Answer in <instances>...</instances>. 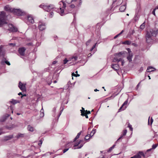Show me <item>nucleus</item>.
Here are the masks:
<instances>
[{"label": "nucleus", "mask_w": 158, "mask_h": 158, "mask_svg": "<svg viewBox=\"0 0 158 158\" xmlns=\"http://www.w3.org/2000/svg\"><path fill=\"white\" fill-rule=\"evenodd\" d=\"M5 53L2 50V46L0 47V56H4Z\"/></svg>", "instance_id": "22"}, {"label": "nucleus", "mask_w": 158, "mask_h": 158, "mask_svg": "<svg viewBox=\"0 0 158 158\" xmlns=\"http://www.w3.org/2000/svg\"><path fill=\"white\" fill-rule=\"evenodd\" d=\"M86 114H90V112L89 111H88L87 110H86Z\"/></svg>", "instance_id": "53"}, {"label": "nucleus", "mask_w": 158, "mask_h": 158, "mask_svg": "<svg viewBox=\"0 0 158 158\" xmlns=\"http://www.w3.org/2000/svg\"><path fill=\"white\" fill-rule=\"evenodd\" d=\"M44 113H41L40 114V117H43L44 116Z\"/></svg>", "instance_id": "52"}, {"label": "nucleus", "mask_w": 158, "mask_h": 158, "mask_svg": "<svg viewBox=\"0 0 158 158\" xmlns=\"http://www.w3.org/2000/svg\"><path fill=\"white\" fill-rule=\"evenodd\" d=\"M27 19L28 20L27 23L28 24L30 23H33L34 22L33 19L31 15H28L27 17Z\"/></svg>", "instance_id": "14"}, {"label": "nucleus", "mask_w": 158, "mask_h": 158, "mask_svg": "<svg viewBox=\"0 0 158 158\" xmlns=\"http://www.w3.org/2000/svg\"><path fill=\"white\" fill-rule=\"evenodd\" d=\"M125 52H121L115 54V57L114 58V61H117L118 62L121 61L123 59L122 57H123V54H124Z\"/></svg>", "instance_id": "4"}, {"label": "nucleus", "mask_w": 158, "mask_h": 158, "mask_svg": "<svg viewBox=\"0 0 158 158\" xmlns=\"http://www.w3.org/2000/svg\"><path fill=\"white\" fill-rule=\"evenodd\" d=\"M127 130H124L123 131V133L121 135L120 137L117 140V142L118 141V140H119L120 139H122L123 137V136H125L127 134Z\"/></svg>", "instance_id": "20"}, {"label": "nucleus", "mask_w": 158, "mask_h": 158, "mask_svg": "<svg viewBox=\"0 0 158 158\" xmlns=\"http://www.w3.org/2000/svg\"><path fill=\"white\" fill-rule=\"evenodd\" d=\"M152 150V148H151V149H148L147 151V152H148L150 151H151V150Z\"/></svg>", "instance_id": "62"}, {"label": "nucleus", "mask_w": 158, "mask_h": 158, "mask_svg": "<svg viewBox=\"0 0 158 158\" xmlns=\"http://www.w3.org/2000/svg\"><path fill=\"white\" fill-rule=\"evenodd\" d=\"M111 67L115 70H117L119 69V65L118 64H112Z\"/></svg>", "instance_id": "18"}, {"label": "nucleus", "mask_w": 158, "mask_h": 158, "mask_svg": "<svg viewBox=\"0 0 158 158\" xmlns=\"http://www.w3.org/2000/svg\"><path fill=\"white\" fill-rule=\"evenodd\" d=\"M153 69V68L152 67H149L147 68V71L148 72H150L153 71V70L152 69Z\"/></svg>", "instance_id": "29"}, {"label": "nucleus", "mask_w": 158, "mask_h": 158, "mask_svg": "<svg viewBox=\"0 0 158 158\" xmlns=\"http://www.w3.org/2000/svg\"><path fill=\"white\" fill-rule=\"evenodd\" d=\"M128 52L129 53V55L127 57V60L130 62H131L132 61V58L133 56V54L131 52L129 48H128Z\"/></svg>", "instance_id": "10"}, {"label": "nucleus", "mask_w": 158, "mask_h": 158, "mask_svg": "<svg viewBox=\"0 0 158 158\" xmlns=\"http://www.w3.org/2000/svg\"><path fill=\"white\" fill-rule=\"evenodd\" d=\"M132 45H134L135 46H137V44L135 43H133L132 44Z\"/></svg>", "instance_id": "60"}, {"label": "nucleus", "mask_w": 158, "mask_h": 158, "mask_svg": "<svg viewBox=\"0 0 158 158\" xmlns=\"http://www.w3.org/2000/svg\"><path fill=\"white\" fill-rule=\"evenodd\" d=\"M143 70V68L141 67L139 70L140 72H142Z\"/></svg>", "instance_id": "57"}, {"label": "nucleus", "mask_w": 158, "mask_h": 158, "mask_svg": "<svg viewBox=\"0 0 158 158\" xmlns=\"http://www.w3.org/2000/svg\"><path fill=\"white\" fill-rule=\"evenodd\" d=\"M27 129L29 131L32 132L34 130V128L31 126L30 125H29L27 126Z\"/></svg>", "instance_id": "26"}, {"label": "nucleus", "mask_w": 158, "mask_h": 158, "mask_svg": "<svg viewBox=\"0 0 158 158\" xmlns=\"http://www.w3.org/2000/svg\"><path fill=\"white\" fill-rule=\"evenodd\" d=\"M78 57L77 56H73L68 59V62L70 61H71L72 62V59H74V61H76Z\"/></svg>", "instance_id": "17"}, {"label": "nucleus", "mask_w": 158, "mask_h": 158, "mask_svg": "<svg viewBox=\"0 0 158 158\" xmlns=\"http://www.w3.org/2000/svg\"><path fill=\"white\" fill-rule=\"evenodd\" d=\"M131 44V42L129 40H126L123 43V44L127 45H130Z\"/></svg>", "instance_id": "30"}, {"label": "nucleus", "mask_w": 158, "mask_h": 158, "mask_svg": "<svg viewBox=\"0 0 158 158\" xmlns=\"http://www.w3.org/2000/svg\"><path fill=\"white\" fill-rule=\"evenodd\" d=\"M19 87L22 91H26L25 84H23L21 81L19 82Z\"/></svg>", "instance_id": "11"}, {"label": "nucleus", "mask_w": 158, "mask_h": 158, "mask_svg": "<svg viewBox=\"0 0 158 158\" xmlns=\"http://www.w3.org/2000/svg\"><path fill=\"white\" fill-rule=\"evenodd\" d=\"M131 158H141V156L139 154H137L134 156L131 157Z\"/></svg>", "instance_id": "35"}, {"label": "nucleus", "mask_w": 158, "mask_h": 158, "mask_svg": "<svg viewBox=\"0 0 158 158\" xmlns=\"http://www.w3.org/2000/svg\"><path fill=\"white\" fill-rule=\"evenodd\" d=\"M128 103L127 100H126L125 102L123 103L122 105V106L120 107V108L119 109L118 112H120L122 110H125L126 108V106H125L127 105Z\"/></svg>", "instance_id": "13"}, {"label": "nucleus", "mask_w": 158, "mask_h": 158, "mask_svg": "<svg viewBox=\"0 0 158 158\" xmlns=\"http://www.w3.org/2000/svg\"><path fill=\"white\" fill-rule=\"evenodd\" d=\"M42 140H40L39 143H38V144L39 146H40L41 145V144H42Z\"/></svg>", "instance_id": "46"}, {"label": "nucleus", "mask_w": 158, "mask_h": 158, "mask_svg": "<svg viewBox=\"0 0 158 158\" xmlns=\"http://www.w3.org/2000/svg\"><path fill=\"white\" fill-rule=\"evenodd\" d=\"M83 140H80L79 142H77V143H76L74 145V147H77L78 146L79 144L82 143L81 144L80 146H78V147L76 148H74V149H76V148H81L83 146Z\"/></svg>", "instance_id": "12"}, {"label": "nucleus", "mask_w": 158, "mask_h": 158, "mask_svg": "<svg viewBox=\"0 0 158 158\" xmlns=\"http://www.w3.org/2000/svg\"><path fill=\"white\" fill-rule=\"evenodd\" d=\"M91 40H88L86 43V46L88 45L89 44L90 42H91Z\"/></svg>", "instance_id": "41"}, {"label": "nucleus", "mask_w": 158, "mask_h": 158, "mask_svg": "<svg viewBox=\"0 0 158 158\" xmlns=\"http://www.w3.org/2000/svg\"><path fill=\"white\" fill-rule=\"evenodd\" d=\"M9 27V30L12 32H16L18 31L17 28L14 26L12 24H9L8 25Z\"/></svg>", "instance_id": "8"}, {"label": "nucleus", "mask_w": 158, "mask_h": 158, "mask_svg": "<svg viewBox=\"0 0 158 158\" xmlns=\"http://www.w3.org/2000/svg\"><path fill=\"white\" fill-rule=\"evenodd\" d=\"M119 35L118 34L117 35H115L114 37V39H116V38Z\"/></svg>", "instance_id": "58"}, {"label": "nucleus", "mask_w": 158, "mask_h": 158, "mask_svg": "<svg viewBox=\"0 0 158 158\" xmlns=\"http://www.w3.org/2000/svg\"><path fill=\"white\" fill-rule=\"evenodd\" d=\"M157 146V145L156 144H153L152 146V149H155Z\"/></svg>", "instance_id": "42"}, {"label": "nucleus", "mask_w": 158, "mask_h": 158, "mask_svg": "<svg viewBox=\"0 0 158 158\" xmlns=\"http://www.w3.org/2000/svg\"><path fill=\"white\" fill-rule=\"evenodd\" d=\"M12 13L19 16L23 15L25 14L22 11L21 9H13Z\"/></svg>", "instance_id": "5"}, {"label": "nucleus", "mask_w": 158, "mask_h": 158, "mask_svg": "<svg viewBox=\"0 0 158 158\" xmlns=\"http://www.w3.org/2000/svg\"><path fill=\"white\" fill-rule=\"evenodd\" d=\"M145 25V23H143L140 26V28L141 29H143L144 28V26Z\"/></svg>", "instance_id": "37"}, {"label": "nucleus", "mask_w": 158, "mask_h": 158, "mask_svg": "<svg viewBox=\"0 0 158 158\" xmlns=\"http://www.w3.org/2000/svg\"><path fill=\"white\" fill-rule=\"evenodd\" d=\"M135 33V31L134 30H133L131 33V35H133Z\"/></svg>", "instance_id": "64"}, {"label": "nucleus", "mask_w": 158, "mask_h": 158, "mask_svg": "<svg viewBox=\"0 0 158 158\" xmlns=\"http://www.w3.org/2000/svg\"><path fill=\"white\" fill-rule=\"evenodd\" d=\"M126 9V6L125 5H124L121 6L120 7L119 9L121 12H123Z\"/></svg>", "instance_id": "21"}, {"label": "nucleus", "mask_w": 158, "mask_h": 158, "mask_svg": "<svg viewBox=\"0 0 158 158\" xmlns=\"http://www.w3.org/2000/svg\"><path fill=\"white\" fill-rule=\"evenodd\" d=\"M8 45L10 46L14 47V46H15V44H14V43H9V44Z\"/></svg>", "instance_id": "44"}, {"label": "nucleus", "mask_w": 158, "mask_h": 158, "mask_svg": "<svg viewBox=\"0 0 158 158\" xmlns=\"http://www.w3.org/2000/svg\"><path fill=\"white\" fill-rule=\"evenodd\" d=\"M59 5H60V10L58 9L59 10H57L56 11L59 12V10H60V14L61 16L64 15L65 14L64 13V9L65 8L66 6V4L63 1L60 2L59 3Z\"/></svg>", "instance_id": "3"}, {"label": "nucleus", "mask_w": 158, "mask_h": 158, "mask_svg": "<svg viewBox=\"0 0 158 158\" xmlns=\"http://www.w3.org/2000/svg\"><path fill=\"white\" fill-rule=\"evenodd\" d=\"M38 27L40 31H43L46 28L45 23L42 21H40Z\"/></svg>", "instance_id": "6"}, {"label": "nucleus", "mask_w": 158, "mask_h": 158, "mask_svg": "<svg viewBox=\"0 0 158 158\" xmlns=\"http://www.w3.org/2000/svg\"><path fill=\"white\" fill-rule=\"evenodd\" d=\"M153 119L152 118L151 119V123L150 124V125H152L153 122Z\"/></svg>", "instance_id": "54"}, {"label": "nucleus", "mask_w": 158, "mask_h": 158, "mask_svg": "<svg viewBox=\"0 0 158 158\" xmlns=\"http://www.w3.org/2000/svg\"><path fill=\"white\" fill-rule=\"evenodd\" d=\"M62 110H61V111H60V113L59 114V115H58V118L60 117V115H61V113H62Z\"/></svg>", "instance_id": "63"}, {"label": "nucleus", "mask_w": 158, "mask_h": 158, "mask_svg": "<svg viewBox=\"0 0 158 158\" xmlns=\"http://www.w3.org/2000/svg\"><path fill=\"white\" fill-rule=\"evenodd\" d=\"M128 127H129L130 130H131V131H132V130L133 128L132 127V126H131V125H130V124H129L128 125Z\"/></svg>", "instance_id": "45"}, {"label": "nucleus", "mask_w": 158, "mask_h": 158, "mask_svg": "<svg viewBox=\"0 0 158 158\" xmlns=\"http://www.w3.org/2000/svg\"><path fill=\"white\" fill-rule=\"evenodd\" d=\"M158 34V29L157 30H153L147 31L146 35V41L148 43H150L152 40V36L155 37L157 34Z\"/></svg>", "instance_id": "1"}, {"label": "nucleus", "mask_w": 158, "mask_h": 158, "mask_svg": "<svg viewBox=\"0 0 158 158\" xmlns=\"http://www.w3.org/2000/svg\"><path fill=\"white\" fill-rule=\"evenodd\" d=\"M53 13L52 12H51L50 13V17H51V18H52L53 15Z\"/></svg>", "instance_id": "51"}, {"label": "nucleus", "mask_w": 158, "mask_h": 158, "mask_svg": "<svg viewBox=\"0 0 158 158\" xmlns=\"http://www.w3.org/2000/svg\"><path fill=\"white\" fill-rule=\"evenodd\" d=\"M63 61L64 64H66L68 62V59L67 58H65L63 60Z\"/></svg>", "instance_id": "39"}, {"label": "nucleus", "mask_w": 158, "mask_h": 158, "mask_svg": "<svg viewBox=\"0 0 158 158\" xmlns=\"http://www.w3.org/2000/svg\"><path fill=\"white\" fill-rule=\"evenodd\" d=\"M113 147H110L109 148V150H108V151H107L108 152H110L113 149Z\"/></svg>", "instance_id": "49"}, {"label": "nucleus", "mask_w": 158, "mask_h": 158, "mask_svg": "<svg viewBox=\"0 0 158 158\" xmlns=\"http://www.w3.org/2000/svg\"><path fill=\"white\" fill-rule=\"evenodd\" d=\"M7 23L6 21L0 20V27H2L4 24Z\"/></svg>", "instance_id": "27"}, {"label": "nucleus", "mask_w": 158, "mask_h": 158, "mask_svg": "<svg viewBox=\"0 0 158 158\" xmlns=\"http://www.w3.org/2000/svg\"><path fill=\"white\" fill-rule=\"evenodd\" d=\"M6 13L4 11L0 12V20L6 21Z\"/></svg>", "instance_id": "7"}, {"label": "nucleus", "mask_w": 158, "mask_h": 158, "mask_svg": "<svg viewBox=\"0 0 158 158\" xmlns=\"http://www.w3.org/2000/svg\"><path fill=\"white\" fill-rule=\"evenodd\" d=\"M74 59H72V62L70 63H69V64H70L71 63H73V62L75 61H74Z\"/></svg>", "instance_id": "61"}, {"label": "nucleus", "mask_w": 158, "mask_h": 158, "mask_svg": "<svg viewBox=\"0 0 158 158\" xmlns=\"http://www.w3.org/2000/svg\"><path fill=\"white\" fill-rule=\"evenodd\" d=\"M156 9V8H155L154 9L153 11H152V14L154 15H155V10Z\"/></svg>", "instance_id": "50"}, {"label": "nucleus", "mask_w": 158, "mask_h": 158, "mask_svg": "<svg viewBox=\"0 0 158 158\" xmlns=\"http://www.w3.org/2000/svg\"><path fill=\"white\" fill-rule=\"evenodd\" d=\"M96 129H93L91 132L90 134H89V135L91 137L94 135V134L96 132Z\"/></svg>", "instance_id": "24"}, {"label": "nucleus", "mask_w": 158, "mask_h": 158, "mask_svg": "<svg viewBox=\"0 0 158 158\" xmlns=\"http://www.w3.org/2000/svg\"><path fill=\"white\" fill-rule=\"evenodd\" d=\"M10 102L14 104H15L16 103H19L20 102L18 100L12 99L11 101H10Z\"/></svg>", "instance_id": "23"}, {"label": "nucleus", "mask_w": 158, "mask_h": 158, "mask_svg": "<svg viewBox=\"0 0 158 158\" xmlns=\"http://www.w3.org/2000/svg\"><path fill=\"white\" fill-rule=\"evenodd\" d=\"M78 3H77L76 5L74 3H72V4L70 5L69 6L70 8H74L76 6H78Z\"/></svg>", "instance_id": "34"}, {"label": "nucleus", "mask_w": 158, "mask_h": 158, "mask_svg": "<svg viewBox=\"0 0 158 158\" xmlns=\"http://www.w3.org/2000/svg\"><path fill=\"white\" fill-rule=\"evenodd\" d=\"M81 115L83 116H85L86 118H88V116L87 115V114H86V113H84V112H82V114H81Z\"/></svg>", "instance_id": "36"}, {"label": "nucleus", "mask_w": 158, "mask_h": 158, "mask_svg": "<svg viewBox=\"0 0 158 158\" xmlns=\"http://www.w3.org/2000/svg\"><path fill=\"white\" fill-rule=\"evenodd\" d=\"M121 61L122 62V65H123L124 63V60H123Z\"/></svg>", "instance_id": "55"}, {"label": "nucleus", "mask_w": 158, "mask_h": 158, "mask_svg": "<svg viewBox=\"0 0 158 158\" xmlns=\"http://www.w3.org/2000/svg\"><path fill=\"white\" fill-rule=\"evenodd\" d=\"M69 149V148H65V149H64L63 150V153H65L66 152H67V151Z\"/></svg>", "instance_id": "47"}, {"label": "nucleus", "mask_w": 158, "mask_h": 158, "mask_svg": "<svg viewBox=\"0 0 158 158\" xmlns=\"http://www.w3.org/2000/svg\"><path fill=\"white\" fill-rule=\"evenodd\" d=\"M65 1L68 3H74L75 5L78 2V0H65Z\"/></svg>", "instance_id": "16"}, {"label": "nucleus", "mask_w": 158, "mask_h": 158, "mask_svg": "<svg viewBox=\"0 0 158 158\" xmlns=\"http://www.w3.org/2000/svg\"><path fill=\"white\" fill-rule=\"evenodd\" d=\"M124 31L123 30H122L118 34L119 35H121Z\"/></svg>", "instance_id": "59"}, {"label": "nucleus", "mask_w": 158, "mask_h": 158, "mask_svg": "<svg viewBox=\"0 0 158 158\" xmlns=\"http://www.w3.org/2000/svg\"><path fill=\"white\" fill-rule=\"evenodd\" d=\"M90 137H91L89 135H86L85 137V140H88L90 139Z\"/></svg>", "instance_id": "38"}, {"label": "nucleus", "mask_w": 158, "mask_h": 158, "mask_svg": "<svg viewBox=\"0 0 158 158\" xmlns=\"http://www.w3.org/2000/svg\"><path fill=\"white\" fill-rule=\"evenodd\" d=\"M139 16L137 15L136 14L135 15V17H134V21L135 22H136L138 21L139 19Z\"/></svg>", "instance_id": "28"}, {"label": "nucleus", "mask_w": 158, "mask_h": 158, "mask_svg": "<svg viewBox=\"0 0 158 158\" xmlns=\"http://www.w3.org/2000/svg\"><path fill=\"white\" fill-rule=\"evenodd\" d=\"M80 111H81V114H82V112H84V113H85L86 112V110H85L84 108L82 107V110H81Z\"/></svg>", "instance_id": "43"}, {"label": "nucleus", "mask_w": 158, "mask_h": 158, "mask_svg": "<svg viewBox=\"0 0 158 158\" xmlns=\"http://www.w3.org/2000/svg\"><path fill=\"white\" fill-rule=\"evenodd\" d=\"M24 136V134H22L21 133H19L18 135H16V137L17 138H19L20 137H23Z\"/></svg>", "instance_id": "31"}, {"label": "nucleus", "mask_w": 158, "mask_h": 158, "mask_svg": "<svg viewBox=\"0 0 158 158\" xmlns=\"http://www.w3.org/2000/svg\"><path fill=\"white\" fill-rule=\"evenodd\" d=\"M26 49L24 47L19 48L18 51L19 54L21 56H23L25 54V51Z\"/></svg>", "instance_id": "9"}, {"label": "nucleus", "mask_w": 158, "mask_h": 158, "mask_svg": "<svg viewBox=\"0 0 158 158\" xmlns=\"http://www.w3.org/2000/svg\"><path fill=\"white\" fill-rule=\"evenodd\" d=\"M138 154H139V155L141 156H143L144 157H145V155H144L143 153L142 152H139Z\"/></svg>", "instance_id": "40"}, {"label": "nucleus", "mask_w": 158, "mask_h": 158, "mask_svg": "<svg viewBox=\"0 0 158 158\" xmlns=\"http://www.w3.org/2000/svg\"><path fill=\"white\" fill-rule=\"evenodd\" d=\"M39 7L43 8L45 11L47 12H50L51 10L53 9L54 10L56 11L57 10H59L57 8H55L53 5H50L48 6L45 5L44 4H42L39 6Z\"/></svg>", "instance_id": "2"}, {"label": "nucleus", "mask_w": 158, "mask_h": 158, "mask_svg": "<svg viewBox=\"0 0 158 158\" xmlns=\"http://www.w3.org/2000/svg\"><path fill=\"white\" fill-rule=\"evenodd\" d=\"M81 131L80 132H79V133H78L77 134V135L75 137V138L74 139V141H75L76 139H78L79 138V137L81 134Z\"/></svg>", "instance_id": "32"}, {"label": "nucleus", "mask_w": 158, "mask_h": 158, "mask_svg": "<svg viewBox=\"0 0 158 158\" xmlns=\"http://www.w3.org/2000/svg\"><path fill=\"white\" fill-rule=\"evenodd\" d=\"M6 116H4L2 117V118L0 119V121L1 122H4V121L9 116V115L8 114H6Z\"/></svg>", "instance_id": "25"}, {"label": "nucleus", "mask_w": 158, "mask_h": 158, "mask_svg": "<svg viewBox=\"0 0 158 158\" xmlns=\"http://www.w3.org/2000/svg\"><path fill=\"white\" fill-rule=\"evenodd\" d=\"M15 127V126L14 125H13V126L12 127H8L7 128L10 130H11L13 128Z\"/></svg>", "instance_id": "48"}, {"label": "nucleus", "mask_w": 158, "mask_h": 158, "mask_svg": "<svg viewBox=\"0 0 158 158\" xmlns=\"http://www.w3.org/2000/svg\"><path fill=\"white\" fill-rule=\"evenodd\" d=\"M97 44V43H95V44L92 47L93 49H94L95 48L96 46V45Z\"/></svg>", "instance_id": "56"}, {"label": "nucleus", "mask_w": 158, "mask_h": 158, "mask_svg": "<svg viewBox=\"0 0 158 158\" xmlns=\"http://www.w3.org/2000/svg\"><path fill=\"white\" fill-rule=\"evenodd\" d=\"M4 63H6L8 65H10V62L6 60L5 61V62H4L3 60H2L1 62V64H3Z\"/></svg>", "instance_id": "33"}, {"label": "nucleus", "mask_w": 158, "mask_h": 158, "mask_svg": "<svg viewBox=\"0 0 158 158\" xmlns=\"http://www.w3.org/2000/svg\"><path fill=\"white\" fill-rule=\"evenodd\" d=\"M13 137V135H10L7 136H6L4 137V140L7 141L11 139Z\"/></svg>", "instance_id": "19"}, {"label": "nucleus", "mask_w": 158, "mask_h": 158, "mask_svg": "<svg viewBox=\"0 0 158 158\" xmlns=\"http://www.w3.org/2000/svg\"><path fill=\"white\" fill-rule=\"evenodd\" d=\"M13 9L11 8L9 5H7L4 7V9L6 11L12 13L13 11Z\"/></svg>", "instance_id": "15"}]
</instances>
